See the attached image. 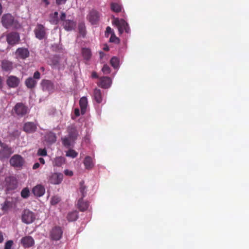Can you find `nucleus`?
I'll use <instances>...</instances> for the list:
<instances>
[{"instance_id": "f257e3e1", "label": "nucleus", "mask_w": 249, "mask_h": 249, "mask_svg": "<svg viewBox=\"0 0 249 249\" xmlns=\"http://www.w3.org/2000/svg\"><path fill=\"white\" fill-rule=\"evenodd\" d=\"M1 22L2 26L6 29L17 28L19 26L18 22L10 14H4L1 17Z\"/></svg>"}, {"instance_id": "f03ea898", "label": "nucleus", "mask_w": 249, "mask_h": 249, "mask_svg": "<svg viewBox=\"0 0 249 249\" xmlns=\"http://www.w3.org/2000/svg\"><path fill=\"white\" fill-rule=\"evenodd\" d=\"M112 24L115 25L120 34H122L124 32L129 34L130 33V29L128 23L124 19L113 18L112 21Z\"/></svg>"}, {"instance_id": "7ed1b4c3", "label": "nucleus", "mask_w": 249, "mask_h": 249, "mask_svg": "<svg viewBox=\"0 0 249 249\" xmlns=\"http://www.w3.org/2000/svg\"><path fill=\"white\" fill-rule=\"evenodd\" d=\"M3 183L5 188V191L7 192L14 190L18 187V180L13 176L6 177L5 178Z\"/></svg>"}, {"instance_id": "20e7f679", "label": "nucleus", "mask_w": 249, "mask_h": 249, "mask_svg": "<svg viewBox=\"0 0 249 249\" xmlns=\"http://www.w3.org/2000/svg\"><path fill=\"white\" fill-rule=\"evenodd\" d=\"M13 111L19 117H23L28 112V107L22 103H18L13 108Z\"/></svg>"}, {"instance_id": "39448f33", "label": "nucleus", "mask_w": 249, "mask_h": 249, "mask_svg": "<svg viewBox=\"0 0 249 249\" xmlns=\"http://www.w3.org/2000/svg\"><path fill=\"white\" fill-rule=\"evenodd\" d=\"M63 231L61 227L55 226L50 231V238L53 241H58L62 237Z\"/></svg>"}, {"instance_id": "423d86ee", "label": "nucleus", "mask_w": 249, "mask_h": 249, "mask_svg": "<svg viewBox=\"0 0 249 249\" xmlns=\"http://www.w3.org/2000/svg\"><path fill=\"white\" fill-rule=\"evenodd\" d=\"M36 219L34 213L28 209H25L23 211L21 219L23 222L26 224H30L34 222Z\"/></svg>"}, {"instance_id": "0eeeda50", "label": "nucleus", "mask_w": 249, "mask_h": 249, "mask_svg": "<svg viewBox=\"0 0 249 249\" xmlns=\"http://www.w3.org/2000/svg\"><path fill=\"white\" fill-rule=\"evenodd\" d=\"M10 165L14 167L21 168L23 165L24 160L22 157L19 155H15L10 159Z\"/></svg>"}, {"instance_id": "6e6552de", "label": "nucleus", "mask_w": 249, "mask_h": 249, "mask_svg": "<svg viewBox=\"0 0 249 249\" xmlns=\"http://www.w3.org/2000/svg\"><path fill=\"white\" fill-rule=\"evenodd\" d=\"M36 37L41 40L45 38L46 36V29L45 27L40 24H37L34 30Z\"/></svg>"}, {"instance_id": "1a4fd4ad", "label": "nucleus", "mask_w": 249, "mask_h": 249, "mask_svg": "<svg viewBox=\"0 0 249 249\" xmlns=\"http://www.w3.org/2000/svg\"><path fill=\"white\" fill-rule=\"evenodd\" d=\"M99 13L95 10H92L87 16V19L92 25L97 24L100 19Z\"/></svg>"}, {"instance_id": "9d476101", "label": "nucleus", "mask_w": 249, "mask_h": 249, "mask_svg": "<svg viewBox=\"0 0 249 249\" xmlns=\"http://www.w3.org/2000/svg\"><path fill=\"white\" fill-rule=\"evenodd\" d=\"M20 39L19 35L16 32H11L6 36V40L8 43L11 45L17 44Z\"/></svg>"}, {"instance_id": "9b49d317", "label": "nucleus", "mask_w": 249, "mask_h": 249, "mask_svg": "<svg viewBox=\"0 0 249 249\" xmlns=\"http://www.w3.org/2000/svg\"><path fill=\"white\" fill-rule=\"evenodd\" d=\"M20 244L24 248H29L34 246L35 240L31 236H25L21 239Z\"/></svg>"}, {"instance_id": "f8f14e48", "label": "nucleus", "mask_w": 249, "mask_h": 249, "mask_svg": "<svg viewBox=\"0 0 249 249\" xmlns=\"http://www.w3.org/2000/svg\"><path fill=\"white\" fill-rule=\"evenodd\" d=\"M20 83V79L16 76L10 75L6 79V84L11 88L18 87Z\"/></svg>"}, {"instance_id": "ddd939ff", "label": "nucleus", "mask_w": 249, "mask_h": 249, "mask_svg": "<svg viewBox=\"0 0 249 249\" xmlns=\"http://www.w3.org/2000/svg\"><path fill=\"white\" fill-rule=\"evenodd\" d=\"M63 178V175L62 173H54L50 177L49 181L53 184H59Z\"/></svg>"}, {"instance_id": "4468645a", "label": "nucleus", "mask_w": 249, "mask_h": 249, "mask_svg": "<svg viewBox=\"0 0 249 249\" xmlns=\"http://www.w3.org/2000/svg\"><path fill=\"white\" fill-rule=\"evenodd\" d=\"M13 153V151L11 147L5 145L3 146V148L0 150V160L8 159Z\"/></svg>"}, {"instance_id": "2eb2a0df", "label": "nucleus", "mask_w": 249, "mask_h": 249, "mask_svg": "<svg viewBox=\"0 0 249 249\" xmlns=\"http://www.w3.org/2000/svg\"><path fill=\"white\" fill-rule=\"evenodd\" d=\"M68 136L70 137L71 139L75 141L78 137V132L76 126L74 125L69 126L67 128Z\"/></svg>"}, {"instance_id": "dca6fc26", "label": "nucleus", "mask_w": 249, "mask_h": 249, "mask_svg": "<svg viewBox=\"0 0 249 249\" xmlns=\"http://www.w3.org/2000/svg\"><path fill=\"white\" fill-rule=\"evenodd\" d=\"M37 126L33 122H27L23 126V131L28 133H32L36 131Z\"/></svg>"}, {"instance_id": "f3484780", "label": "nucleus", "mask_w": 249, "mask_h": 249, "mask_svg": "<svg viewBox=\"0 0 249 249\" xmlns=\"http://www.w3.org/2000/svg\"><path fill=\"white\" fill-rule=\"evenodd\" d=\"M32 192L36 196L40 197L45 194V189L43 185L38 184L33 188Z\"/></svg>"}, {"instance_id": "a211bd4d", "label": "nucleus", "mask_w": 249, "mask_h": 249, "mask_svg": "<svg viewBox=\"0 0 249 249\" xmlns=\"http://www.w3.org/2000/svg\"><path fill=\"white\" fill-rule=\"evenodd\" d=\"M43 89L49 92H53L54 90V86L53 83L49 80H43L41 83Z\"/></svg>"}, {"instance_id": "6ab92c4d", "label": "nucleus", "mask_w": 249, "mask_h": 249, "mask_svg": "<svg viewBox=\"0 0 249 249\" xmlns=\"http://www.w3.org/2000/svg\"><path fill=\"white\" fill-rule=\"evenodd\" d=\"M17 55L20 58L25 59L29 56V51L27 48H19L16 52Z\"/></svg>"}, {"instance_id": "aec40b11", "label": "nucleus", "mask_w": 249, "mask_h": 249, "mask_svg": "<svg viewBox=\"0 0 249 249\" xmlns=\"http://www.w3.org/2000/svg\"><path fill=\"white\" fill-rule=\"evenodd\" d=\"M111 84V80L109 77H103L100 78L98 84V86L103 89L108 88Z\"/></svg>"}, {"instance_id": "412c9836", "label": "nucleus", "mask_w": 249, "mask_h": 249, "mask_svg": "<svg viewBox=\"0 0 249 249\" xmlns=\"http://www.w3.org/2000/svg\"><path fill=\"white\" fill-rule=\"evenodd\" d=\"M1 67L4 71H10L13 69V64L12 62L4 59L1 62Z\"/></svg>"}, {"instance_id": "4be33fe9", "label": "nucleus", "mask_w": 249, "mask_h": 249, "mask_svg": "<svg viewBox=\"0 0 249 249\" xmlns=\"http://www.w3.org/2000/svg\"><path fill=\"white\" fill-rule=\"evenodd\" d=\"M76 22L73 20H66L63 22V26L65 30L70 31L74 30L76 27Z\"/></svg>"}, {"instance_id": "5701e85b", "label": "nucleus", "mask_w": 249, "mask_h": 249, "mask_svg": "<svg viewBox=\"0 0 249 249\" xmlns=\"http://www.w3.org/2000/svg\"><path fill=\"white\" fill-rule=\"evenodd\" d=\"M89 206V203L88 201H84L83 200V198H80L78 201L77 203V208L81 212H84L86 211Z\"/></svg>"}, {"instance_id": "b1692460", "label": "nucleus", "mask_w": 249, "mask_h": 249, "mask_svg": "<svg viewBox=\"0 0 249 249\" xmlns=\"http://www.w3.org/2000/svg\"><path fill=\"white\" fill-rule=\"evenodd\" d=\"M93 100L98 104L102 103L103 98L101 91L100 89H95L93 93Z\"/></svg>"}, {"instance_id": "393cba45", "label": "nucleus", "mask_w": 249, "mask_h": 249, "mask_svg": "<svg viewBox=\"0 0 249 249\" xmlns=\"http://www.w3.org/2000/svg\"><path fill=\"white\" fill-rule=\"evenodd\" d=\"M88 104V102L86 97L84 96L80 98L79 101V105L82 114H84L86 112Z\"/></svg>"}, {"instance_id": "a878e982", "label": "nucleus", "mask_w": 249, "mask_h": 249, "mask_svg": "<svg viewBox=\"0 0 249 249\" xmlns=\"http://www.w3.org/2000/svg\"><path fill=\"white\" fill-rule=\"evenodd\" d=\"M61 141L63 146L66 148L70 147L75 142L74 140L71 139L68 136L61 138Z\"/></svg>"}, {"instance_id": "bb28decb", "label": "nucleus", "mask_w": 249, "mask_h": 249, "mask_svg": "<svg viewBox=\"0 0 249 249\" xmlns=\"http://www.w3.org/2000/svg\"><path fill=\"white\" fill-rule=\"evenodd\" d=\"M37 84V82L33 77L28 78L25 81L26 87L30 89L34 88Z\"/></svg>"}, {"instance_id": "cd10ccee", "label": "nucleus", "mask_w": 249, "mask_h": 249, "mask_svg": "<svg viewBox=\"0 0 249 249\" xmlns=\"http://www.w3.org/2000/svg\"><path fill=\"white\" fill-rule=\"evenodd\" d=\"M78 218V212L74 211L69 213L67 214V219L69 222L74 221Z\"/></svg>"}, {"instance_id": "c85d7f7f", "label": "nucleus", "mask_w": 249, "mask_h": 249, "mask_svg": "<svg viewBox=\"0 0 249 249\" xmlns=\"http://www.w3.org/2000/svg\"><path fill=\"white\" fill-rule=\"evenodd\" d=\"M84 164L87 169H91L93 167L92 159L89 156H87L84 159Z\"/></svg>"}, {"instance_id": "c756f323", "label": "nucleus", "mask_w": 249, "mask_h": 249, "mask_svg": "<svg viewBox=\"0 0 249 249\" xmlns=\"http://www.w3.org/2000/svg\"><path fill=\"white\" fill-rule=\"evenodd\" d=\"M81 53L83 57L86 60H89L91 56V52L89 49L83 48L82 49Z\"/></svg>"}, {"instance_id": "7c9ffc66", "label": "nucleus", "mask_w": 249, "mask_h": 249, "mask_svg": "<svg viewBox=\"0 0 249 249\" xmlns=\"http://www.w3.org/2000/svg\"><path fill=\"white\" fill-rule=\"evenodd\" d=\"M46 140L49 143H54L56 141L55 134L52 132L48 133L45 136Z\"/></svg>"}, {"instance_id": "2f4dec72", "label": "nucleus", "mask_w": 249, "mask_h": 249, "mask_svg": "<svg viewBox=\"0 0 249 249\" xmlns=\"http://www.w3.org/2000/svg\"><path fill=\"white\" fill-rule=\"evenodd\" d=\"M58 13L54 12L50 15V21L52 24H57L59 22Z\"/></svg>"}, {"instance_id": "473e14b6", "label": "nucleus", "mask_w": 249, "mask_h": 249, "mask_svg": "<svg viewBox=\"0 0 249 249\" xmlns=\"http://www.w3.org/2000/svg\"><path fill=\"white\" fill-rule=\"evenodd\" d=\"M79 190L81 195V198L85 197L87 195V187L84 185V182L83 181H81L80 182Z\"/></svg>"}, {"instance_id": "72a5a7b5", "label": "nucleus", "mask_w": 249, "mask_h": 249, "mask_svg": "<svg viewBox=\"0 0 249 249\" xmlns=\"http://www.w3.org/2000/svg\"><path fill=\"white\" fill-rule=\"evenodd\" d=\"M110 8L112 11L119 13L122 10V6L118 3L112 2L110 4Z\"/></svg>"}, {"instance_id": "f704fd0d", "label": "nucleus", "mask_w": 249, "mask_h": 249, "mask_svg": "<svg viewBox=\"0 0 249 249\" xmlns=\"http://www.w3.org/2000/svg\"><path fill=\"white\" fill-rule=\"evenodd\" d=\"M78 29L79 33L84 37L86 35V27L83 23H80L78 24Z\"/></svg>"}, {"instance_id": "c9c22d12", "label": "nucleus", "mask_w": 249, "mask_h": 249, "mask_svg": "<svg viewBox=\"0 0 249 249\" xmlns=\"http://www.w3.org/2000/svg\"><path fill=\"white\" fill-rule=\"evenodd\" d=\"M65 160L62 157H56L53 161V165L58 167L61 166L64 163Z\"/></svg>"}, {"instance_id": "e433bc0d", "label": "nucleus", "mask_w": 249, "mask_h": 249, "mask_svg": "<svg viewBox=\"0 0 249 249\" xmlns=\"http://www.w3.org/2000/svg\"><path fill=\"white\" fill-rule=\"evenodd\" d=\"M110 63L111 65L114 68V69H117L119 67V59L114 56L113 57L110 61Z\"/></svg>"}, {"instance_id": "4c0bfd02", "label": "nucleus", "mask_w": 249, "mask_h": 249, "mask_svg": "<svg viewBox=\"0 0 249 249\" xmlns=\"http://www.w3.org/2000/svg\"><path fill=\"white\" fill-rule=\"evenodd\" d=\"M59 58L57 56H53L51 59L50 65L53 67H57L59 64Z\"/></svg>"}, {"instance_id": "58836bf2", "label": "nucleus", "mask_w": 249, "mask_h": 249, "mask_svg": "<svg viewBox=\"0 0 249 249\" xmlns=\"http://www.w3.org/2000/svg\"><path fill=\"white\" fill-rule=\"evenodd\" d=\"M12 206V203L9 201H5L2 204V210L3 211H7Z\"/></svg>"}, {"instance_id": "ea45409f", "label": "nucleus", "mask_w": 249, "mask_h": 249, "mask_svg": "<svg viewBox=\"0 0 249 249\" xmlns=\"http://www.w3.org/2000/svg\"><path fill=\"white\" fill-rule=\"evenodd\" d=\"M66 156L74 158L78 155V153L73 149L69 150L66 154Z\"/></svg>"}, {"instance_id": "a19ab883", "label": "nucleus", "mask_w": 249, "mask_h": 249, "mask_svg": "<svg viewBox=\"0 0 249 249\" xmlns=\"http://www.w3.org/2000/svg\"><path fill=\"white\" fill-rule=\"evenodd\" d=\"M30 191L28 188H24L21 192V196L23 198H26L29 197Z\"/></svg>"}, {"instance_id": "79ce46f5", "label": "nucleus", "mask_w": 249, "mask_h": 249, "mask_svg": "<svg viewBox=\"0 0 249 249\" xmlns=\"http://www.w3.org/2000/svg\"><path fill=\"white\" fill-rule=\"evenodd\" d=\"M109 41L111 42H114L116 44H118L120 42V39L118 37H117L114 33H112L111 36L109 38Z\"/></svg>"}, {"instance_id": "37998d69", "label": "nucleus", "mask_w": 249, "mask_h": 249, "mask_svg": "<svg viewBox=\"0 0 249 249\" xmlns=\"http://www.w3.org/2000/svg\"><path fill=\"white\" fill-rule=\"evenodd\" d=\"M60 198L58 196H54L52 197L51 203L53 205H54L58 203L60 201Z\"/></svg>"}, {"instance_id": "c03bdc74", "label": "nucleus", "mask_w": 249, "mask_h": 249, "mask_svg": "<svg viewBox=\"0 0 249 249\" xmlns=\"http://www.w3.org/2000/svg\"><path fill=\"white\" fill-rule=\"evenodd\" d=\"M102 71L105 74H108L110 72V68L107 64H105L102 68Z\"/></svg>"}, {"instance_id": "a18cd8bd", "label": "nucleus", "mask_w": 249, "mask_h": 249, "mask_svg": "<svg viewBox=\"0 0 249 249\" xmlns=\"http://www.w3.org/2000/svg\"><path fill=\"white\" fill-rule=\"evenodd\" d=\"M37 155L41 156H46L47 155V150L45 148H39L37 151Z\"/></svg>"}, {"instance_id": "49530a36", "label": "nucleus", "mask_w": 249, "mask_h": 249, "mask_svg": "<svg viewBox=\"0 0 249 249\" xmlns=\"http://www.w3.org/2000/svg\"><path fill=\"white\" fill-rule=\"evenodd\" d=\"M13 244L14 242L12 240H8L5 244L4 249H11Z\"/></svg>"}, {"instance_id": "de8ad7c7", "label": "nucleus", "mask_w": 249, "mask_h": 249, "mask_svg": "<svg viewBox=\"0 0 249 249\" xmlns=\"http://www.w3.org/2000/svg\"><path fill=\"white\" fill-rule=\"evenodd\" d=\"M112 33L114 32L109 26H107L105 32V36L107 37L109 34H110L111 35Z\"/></svg>"}, {"instance_id": "09e8293b", "label": "nucleus", "mask_w": 249, "mask_h": 249, "mask_svg": "<svg viewBox=\"0 0 249 249\" xmlns=\"http://www.w3.org/2000/svg\"><path fill=\"white\" fill-rule=\"evenodd\" d=\"M34 79H39L40 78V72L38 71H36L34 74V77H33Z\"/></svg>"}, {"instance_id": "8fccbe9b", "label": "nucleus", "mask_w": 249, "mask_h": 249, "mask_svg": "<svg viewBox=\"0 0 249 249\" xmlns=\"http://www.w3.org/2000/svg\"><path fill=\"white\" fill-rule=\"evenodd\" d=\"M66 14L64 12H62L61 13V16L60 18V19L63 21H66Z\"/></svg>"}, {"instance_id": "3c124183", "label": "nucleus", "mask_w": 249, "mask_h": 249, "mask_svg": "<svg viewBox=\"0 0 249 249\" xmlns=\"http://www.w3.org/2000/svg\"><path fill=\"white\" fill-rule=\"evenodd\" d=\"M64 174L66 176H72L73 175V172L71 171L66 169L64 171Z\"/></svg>"}, {"instance_id": "603ef678", "label": "nucleus", "mask_w": 249, "mask_h": 249, "mask_svg": "<svg viewBox=\"0 0 249 249\" xmlns=\"http://www.w3.org/2000/svg\"><path fill=\"white\" fill-rule=\"evenodd\" d=\"M67 0H56V3L58 5L64 4L66 3Z\"/></svg>"}, {"instance_id": "864d4df0", "label": "nucleus", "mask_w": 249, "mask_h": 249, "mask_svg": "<svg viewBox=\"0 0 249 249\" xmlns=\"http://www.w3.org/2000/svg\"><path fill=\"white\" fill-rule=\"evenodd\" d=\"M74 113L76 117L79 116L80 115L79 109L78 108H75L74 110Z\"/></svg>"}, {"instance_id": "5fc2aeb1", "label": "nucleus", "mask_w": 249, "mask_h": 249, "mask_svg": "<svg viewBox=\"0 0 249 249\" xmlns=\"http://www.w3.org/2000/svg\"><path fill=\"white\" fill-rule=\"evenodd\" d=\"M39 166H40L39 163H38V162H36V163H35L34 164V165H33V169H37L38 168H39Z\"/></svg>"}, {"instance_id": "6e6d98bb", "label": "nucleus", "mask_w": 249, "mask_h": 249, "mask_svg": "<svg viewBox=\"0 0 249 249\" xmlns=\"http://www.w3.org/2000/svg\"><path fill=\"white\" fill-rule=\"evenodd\" d=\"M4 238L3 234L1 232H0V243H2L3 241Z\"/></svg>"}, {"instance_id": "4d7b16f0", "label": "nucleus", "mask_w": 249, "mask_h": 249, "mask_svg": "<svg viewBox=\"0 0 249 249\" xmlns=\"http://www.w3.org/2000/svg\"><path fill=\"white\" fill-rule=\"evenodd\" d=\"M3 86V79L2 77L0 76V89H2Z\"/></svg>"}, {"instance_id": "13d9d810", "label": "nucleus", "mask_w": 249, "mask_h": 249, "mask_svg": "<svg viewBox=\"0 0 249 249\" xmlns=\"http://www.w3.org/2000/svg\"><path fill=\"white\" fill-rule=\"evenodd\" d=\"M38 160L40 162V163L42 164H45V160L43 158H39L38 159Z\"/></svg>"}, {"instance_id": "bf43d9fd", "label": "nucleus", "mask_w": 249, "mask_h": 249, "mask_svg": "<svg viewBox=\"0 0 249 249\" xmlns=\"http://www.w3.org/2000/svg\"><path fill=\"white\" fill-rule=\"evenodd\" d=\"M91 76L92 78H96L98 77V75L96 72H93L91 74Z\"/></svg>"}, {"instance_id": "052dcab7", "label": "nucleus", "mask_w": 249, "mask_h": 249, "mask_svg": "<svg viewBox=\"0 0 249 249\" xmlns=\"http://www.w3.org/2000/svg\"><path fill=\"white\" fill-rule=\"evenodd\" d=\"M42 1L45 3L46 6H47L50 4L49 0H42Z\"/></svg>"}, {"instance_id": "680f3d73", "label": "nucleus", "mask_w": 249, "mask_h": 249, "mask_svg": "<svg viewBox=\"0 0 249 249\" xmlns=\"http://www.w3.org/2000/svg\"><path fill=\"white\" fill-rule=\"evenodd\" d=\"M2 5L1 4V3H0V15L2 14Z\"/></svg>"}, {"instance_id": "e2e57ef3", "label": "nucleus", "mask_w": 249, "mask_h": 249, "mask_svg": "<svg viewBox=\"0 0 249 249\" xmlns=\"http://www.w3.org/2000/svg\"><path fill=\"white\" fill-rule=\"evenodd\" d=\"M104 50L105 51H108L109 49L107 47H106L104 48Z\"/></svg>"}, {"instance_id": "0e129e2a", "label": "nucleus", "mask_w": 249, "mask_h": 249, "mask_svg": "<svg viewBox=\"0 0 249 249\" xmlns=\"http://www.w3.org/2000/svg\"><path fill=\"white\" fill-rule=\"evenodd\" d=\"M103 53H102V52H100V54H101V55L102 54H103Z\"/></svg>"}, {"instance_id": "69168bd1", "label": "nucleus", "mask_w": 249, "mask_h": 249, "mask_svg": "<svg viewBox=\"0 0 249 249\" xmlns=\"http://www.w3.org/2000/svg\"><path fill=\"white\" fill-rule=\"evenodd\" d=\"M1 144V142L0 141V145Z\"/></svg>"}]
</instances>
